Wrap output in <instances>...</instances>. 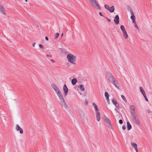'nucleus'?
Segmentation results:
<instances>
[{"label":"nucleus","mask_w":152,"mask_h":152,"mask_svg":"<svg viewBox=\"0 0 152 152\" xmlns=\"http://www.w3.org/2000/svg\"><path fill=\"white\" fill-rule=\"evenodd\" d=\"M39 46L41 48L43 49H44V47L41 44H39Z\"/></svg>","instance_id":"obj_26"},{"label":"nucleus","mask_w":152,"mask_h":152,"mask_svg":"<svg viewBox=\"0 0 152 152\" xmlns=\"http://www.w3.org/2000/svg\"><path fill=\"white\" fill-rule=\"evenodd\" d=\"M104 119L105 122L108 124V126L109 128L112 127L110 123V120L106 116H104Z\"/></svg>","instance_id":"obj_9"},{"label":"nucleus","mask_w":152,"mask_h":152,"mask_svg":"<svg viewBox=\"0 0 152 152\" xmlns=\"http://www.w3.org/2000/svg\"><path fill=\"white\" fill-rule=\"evenodd\" d=\"M16 129L17 131H19L20 133L21 134H22L23 133V129L20 127L19 125L18 124L16 125Z\"/></svg>","instance_id":"obj_13"},{"label":"nucleus","mask_w":152,"mask_h":152,"mask_svg":"<svg viewBox=\"0 0 152 152\" xmlns=\"http://www.w3.org/2000/svg\"><path fill=\"white\" fill-rule=\"evenodd\" d=\"M132 22H133V23H135V20H132Z\"/></svg>","instance_id":"obj_39"},{"label":"nucleus","mask_w":152,"mask_h":152,"mask_svg":"<svg viewBox=\"0 0 152 152\" xmlns=\"http://www.w3.org/2000/svg\"><path fill=\"white\" fill-rule=\"evenodd\" d=\"M63 90L64 92V95L66 96L68 94V89L67 87L66 84H65L63 86Z\"/></svg>","instance_id":"obj_10"},{"label":"nucleus","mask_w":152,"mask_h":152,"mask_svg":"<svg viewBox=\"0 0 152 152\" xmlns=\"http://www.w3.org/2000/svg\"><path fill=\"white\" fill-rule=\"evenodd\" d=\"M26 2L27 1V0H25Z\"/></svg>","instance_id":"obj_44"},{"label":"nucleus","mask_w":152,"mask_h":152,"mask_svg":"<svg viewBox=\"0 0 152 152\" xmlns=\"http://www.w3.org/2000/svg\"><path fill=\"white\" fill-rule=\"evenodd\" d=\"M126 129V127L125 125H123L122 126V129L123 130H124Z\"/></svg>","instance_id":"obj_30"},{"label":"nucleus","mask_w":152,"mask_h":152,"mask_svg":"<svg viewBox=\"0 0 152 152\" xmlns=\"http://www.w3.org/2000/svg\"><path fill=\"white\" fill-rule=\"evenodd\" d=\"M115 111H116L117 110V109L116 108H115Z\"/></svg>","instance_id":"obj_42"},{"label":"nucleus","mask_w":152,"mask_h":152,"mask_svg":"<svg viewBox=\"0 0 152 152\" xmlns=\"http://www.w3.org/2000/svg\"><path fill=\"white\" fill-rule=\"evenodd\" d=\"M47 56L48 57H52V55H50L48 54H47Z\"/></svg>","instance_id":"obj_34"},{"label":"nucleus","mask_w":152,"mask_h":152,"mask_svg":"<svg viewBox=\"0 0 152 152\" xmlns=\"http://www.w3.org/2000/svg\"><path fill=\"white\" fill-rule=\"evenodd\" d=\"M129 109L131 110H132L131 112H134L135 109L134 107V106L132 105H131L130 106V107H129Z\"/></svg>","instance_id":"obj_19"},{"label":"nucleus","mask_w":152,"mask_h":152,"mask_svg":"<svg viewBox=\"0 0 152 152\" xmlns=\"http://www.w3.org/2000/svg\"><path fill=\"white\" fill-rule=\"evenodd\" d=\"M80 90H81L83 91H85V89L84 88V86L83 85H80Z\"/></svg>","instance_id":"obj_20"},{"label":"nucleus","mask_w":152,"mask_h":152,"mask_svg":"<svg viewBox=\"0 0 152 152\" xmlns=\"http://www.w3.org/2000/svg\"><path fill=\"white\" fill-rule=\"evenodd\" d=\"M132 120L133 122L137 125L140 124V121L137 114L135 112H131Z\"/></svg>","instance_id":"obj_3"},{"label":"nucleus","mask_w":152,"mask_h":152,"mask_svg":"<svg viewBox=\"0 0 152 152\" xmlns=\"http://www.w3.org/2000/svg\"><path fill=\"white\" fill-rule=\"evenodd\" d=\"M63 35V33H62V34H61V36H62Z\"/></svg>","instance_id":"obj_43"},{"label":"nucleus","mask_w":152,"mask_h":152,"mask_svg":"<svg viewBox=\"0 0 152 152\" xmlns=\"http://www.w3.org/2000/svg\"><path fill=\"white\" fill-rule=\"evenodd\" d=\"M112 102L117 108L119 109V104L115 99H113L112 100Z\"/></svg>","instance_id":"obj_12"},{"label":"nucleus","mask_w":152,"mask_h":152,"mask_svg":"<svg viewBox=\"0 0 152 152\" xmlns=\"http://www.w3.org/2000/svg\"><path fill=\"white\" fill-rule=\"evenodd\" d=\"M96 115H100V112L98 111L96 113Z\"/></svg>","instance_id":"obj_29"},{"label":"nucleus","mask_w":152,"mask_h":152,"mask_svg":"<svg viewBox=\"0 0 152 152\" xmlns=\"http://www.w3.org/2000/svg\"><path fill=\"white\" fill-rule=\"evenodd\" d=\"M89 1L92 7L97 9H100V7L97 2L96 0H89Z\"/></svg>","instance_id":"obj_5"},{"label":"nucleus","mask_w":152,"mask_h":152,"mask_svg":"<svg viewBox=\"0 0 152 152\" xmlns=\"http://www.w3.org/2000/svg\"><path fill=\"white\" fill-rule=\"evenodd\" d=\"M104 7L106 9L111 13L113 12L114 11L115 8L113 6H112L111 7H110L108 5L105 4Z\"/></svg>","instance_id":"obj_7"},{"label":"nucleus","mask_w":152,"mask_h":152,"mask_svg":"<svg viewBox=\"0 0 152 152\" xmlns=\"http://www.w3.org/2000/svg\"><path fill=\"white\" fill-rule=\"evenodd\" d=\"M148 113H151V110H148Z\"/></svg>","instance_id":"obj_38"},{"label":"nucleus","mask_w":152,"mask_h":152,"mask_svg":"<svg viewBox=\"0 0 152 152\" xmlns=\"http://www.w3.org/2000/svg\"><path fill=\"white\" fill-rule=\"evenodd\" d=\"M130 12L131 14V15L130 17V18L132 20H135V17L134 15L133 12L132 11V10H131L130 11Z\"/></svg>","instance_id":"obj_14"},{"label":"nucleus","mask_w":152,"mask_h":152,"mask_svg":"<svg viewBox=\"0 0 152 152\" xmlns=\"http://www.w3.org/2000/svg\"><path fill=\"white\" fill-rule=\"evenodd\" d=\"M133 23L134 24V25H136L137 24H136V22H135V23Z\"/></svg>","instance_id":"obj_41"},{"label":"nucleus","mask_w":152,"mask_h":152,"mask_svg":"<svg viewBox=\"0 0 152 152\" xmlns=\"http://www.w3.org/2000/svg\"><path fill=\"white\" fill-rule=\"evenodd\" d=\"M96 117L97 120L98 121H99L100 119V115H96Z\"/></svg>","instance_id":"obj_25"},{"label":"nucleus","mask_w":152,"mask_h":152,"mask_svg":"<svg viewBox=\"0 0 152 152\" xmlns=\"http://www.w3.org/2000/svg\"><path fill=\"white\" fill-rule=\"evenodd\" d=\"M4 8L2 5L0 4V11L2 12L4 11Z\"/></svg>","instance_id":"obj_22"},{"label":"nucleus","mask_w":152,"mask_h":152,"mask_svg":"<svg viewBox=\"0 0 152 152\" xmlns=\"http://www.w3.org/2000/svg\"><path fill=\"white\" fill-rule=\"evenodd\" d=\"M92 105L94 106L96 111V112L98 111L99 110L98 109V107L97 106L96 104L95 103L93 102L92 103Z\"/></svg>","instance_id":"obj_17"},{"label":"nucleus","mask_w":152,"mask_h":152,"mask_svg":"<svg viewBox=\"0 0 152 152\" xmlns=\"http://www.w3.org/2000/svg\"><path fill=\"white\" fill-rule=\"evenodd\" d=\"M134 27L136 28L138 30L139 29V28L138 26H137V24L134 25Z\"/></svg>","instance_id":"obj_31"},{"label":"nucleus","mask_w":152,"mask_h":152,"mask_svg":"<svg viewBox=\"0 0 152 152\" xmlns=\"http://www.w3.org/2000/svg\"><path fill=\"white\" fill-rule=\"evenodd\" d=\"M4 14H5V12H4V13H3Z\"/></svg>","instance_id":"obj_45"},{"label":"nucleus","mask_w":152,"mask_h":152,"mask_svg":"<svg viewBox=\"0 0 152 152\" xmlns=\"http://www.w3.org/2000/svg\"><path fill=\"white\" fill-rule=\"evenodd\" d=\"M99 15H100L101 16H103V15H102V13L101 12H99Z\"/></svg>","instance_id":"obj_35"},{"label":"nucleus","mask_w":152,"mask_h":152,"mask_svg":"<svg viewBox=\"0 0 152 152\" xmlns=\"http://www.w3.org/2000/svg\"><path fill=\"white\" fill-rule=\"evenodd\" d=\"M131 145L132 146L133 148H136L137 147V144L135 143H132Z\"/></svg>","instance_id":"obj_21"},{"label":"nucleus","mask_w":152,"mask_h":152,"mask_svg":"<svg viewBox=\"0 0 152 152\" xmlns=\"http://www.w3.org/2000/svg\"><path fill=\"white\" fill-rule=\"evenodd\" d=\"M66 58L69 62L73 64H76L75 61L76 60V57L73 54H70L67 55Z\"/></svg>","instance_id":"obj_4"},{"label":"nucleus","mask_w":152,"mask_h":152,"mask_svg":"<svg viewBox=\"0 0 152 152\" xmlns=\"http://www.w3.org/2000/svg\"><path fill=\"white\" fill-rule=\"evenodd\" d=\"M121 96L124 101L125 102H126V99L124 95H121Z\"/></svg>","instance_id":"obj_23"},{"label":"nucleus","mask_w":152,"mask_h":152,"mask_svg":"<svg viewBox=\"0 0 152 152\" xmlns=\"http://www.w3.org/2000/svg\"><path fill=\"white\" fill-rule=\"evenodd\" d=\"M85 104L86 105H87L88 104V101H87V100L86 99L85 100Z\"/></svg>","instance_id":"obj_32"},{"label":"nucleus","mask_w":152,"mask_h":152,"mask_svg":"<svg viewBox=\"0 0 152 152\" xmlns=\"http://www.w3.org/2000/svg\"><path fill=\"white\" fill-rule=\"evenodd\" d=\"M120 28L122 31L123 34L124 38L125 39H127L128 37V35L124 26L123 25H121L120 26Z\"/></svg>","instance_id":"obj_6"},{"label":"nucleus","mask_w":152,"mask_h":152,"mask_svg":"<svg viewBox=\"0 0 152 152\" xmlns=\"http://www.w3.org/2000/svg\"><path fill=\"white\" fill-rule=\"evenodd\" d=\"M119 122L120 124H121L123 123V121L121 119L119 120Z\"/></svg>","instance_id":"obj_27"},{"label":"nucleus","mask_w":152,"mask_h":152,"mask_svg":"<svg viewBox=\"0 0 152 152\" xmlns=\"http://www.w3.org/2000/svg\"><path fill=\"white\" fill-rule=\"evenodd\" d=\"M50 61L53 62L54 63L55 62V61L53 59H51L50 60Z\"/></svg>","instance_id":"obj_37"},{"label":"nucleus","mask_w":152,"mask_h":152,"mask_svg":"<svg viewBox=\"0 0 152 152\" xmlns=\"http://www.w3.org/2000/svg\"><path fill=\"white\" fill-rule=\"evenodd\" d=\"M105 18L108 22H110L111 21V20L110 19L108 18H107V17H106Z\"/></svg>","instance_id":"obj_28"},{"label":"nucleus","mask_w":152,"mask_h":152,"mask_svg":"<svg viewBox=\"0 0 152 152\" xmlns=\"http://www.w3.org/2000/svg\"><path fill=\"white\" fill-rule=\"evenodd\" d=\"M140 91L141 92L143 95L144 97L145 98V100L147 102H148V99L146 96L145 91H144V90H143V88L142 87H140Z\"/></svg>","instance_id":"obj_8"},{"label":"nucleus","mask_w":152,"mask_h":152,"mask_svg":"<svg viewBox=\"0 0 152 152\" xmlns=\"http://www.w3.org/2000/svg\"><path fill=\"white\" fill-rule=\"evenodd\" d=\"M52 87L58 96L62 105L65 108L67 109L68 107V106L66 104L63 95L59 88L57 86L54 84H52Z\"/></svg>","instance_id":"obj_1"},{"label":"nucleus","mask_w":152,"mask_h":152,"mask_svg":"<svg viewBox=\"0 0 152 152\" xmlns=\"http://www.w3.org/2000/svg\"><path fill=\"white\" fill-rule=\"evenodd\" d=\"M45 39L47 41L48 40V38L47 37H45Z\"/></svg>","instance_id":"obj_36"},{"label":"nucleus","mask_w":152,"mask_h":152,"mask_svg":"<svg viewBox=\"0 0 152 152\" xmlns=\"http://www.w3.org/2000/svg\"><path fill=\"white\" fill-rule=\"evenodd\" d=\"M134 149L135 150V151H136V152H138V150L137 147L136 148H134Z\"/></svg>","instance_id":"obj_33"},{"label":"nucleus","mask_w":152,"mask_h":152,"mask_svg":"<svg viewBox=\"0 0 152 152\" xmlns=\"http://www.w3.org/2000/svg\"><path fill=\"white\" fill-rule=\"evenodd\" d=\"M114 22L115 24L117 25L119 23V18L118 15H116L114 20Z\"/></svg>","instance_id":"obj_11"},{"label":"nucleus","mask_w":152,"mask_h":152,"mask_svg":"<svg viewBox=\"0 0 152 152\" xmlns=\"http://www.w3.org/2000/svg\"><path fill=\"white\" fill-rule=\"evenodd\" d=\"M105 96L106 97V99L107 101H109V94H108V93L106 91L105 92Z\"/></svg>","instance_id":"obj_18"},{"label":"nucleus","mask_w":152,"mask_h":152,"mask_svg":"<svg viewBox=\"0 0 152 152\" xmlns=\"http://www.w3.org/2000/svg\"><path fill=\"white\" fill-rule=\"evenodd\" d=\"M59 36V34L58 33H56L55 35V39H56L58 38Z\"/></svg>","instance_id":"obj_24"},{"label":"nucleus","mask_w":152,"mask_h":152,"mask_svg":"<svg viewBox=\"0 0 152 152\" xmlns=\"http://www.w3.org/2000/svg\"><path fill=\"white\" fill-rule=\"evenodd\" d=\"M127 130H129L131 129L132 128V126L130 124L129 122L128 121L127 122Z\"/></svg>","instance_id":"obj_16"},{"label":"nucleus","mask_w":152,"mask_h":152,"mask_svg":"<svg viewBox=\"0 0 152 152\" xmlns=\"http://www.w3.org/2000/svg\"><path fill=\"white\" fill-rule=\"evenodd\" d=\"M77 80L76 78H74L71 81V82L72 85H75L76 84V83H77Z\"/></svg>","instance_id":"obj_15"},{"label":"nucleus","mask_w":152,"mask_h":152,"mask_svg":"<svg viewBox=\"0 0 152 152\" xmlns=\"http://www.w3.org/2000/svg\"><path fill=\"white\" fill-rule=\"evenodd\" d=\"M106 76L110 83L113 84L118 89H120L119 83L117 81L115 80V78L109 72H107L106 74Z\"/></svg>","instance_id":"obj_2"},{"label":"nucleus","mask_w":152,"mask_h":152,"mask_svg":"<svg viewBox=\"0 0 152 152\" xmlns=\"http://www.w3.org/2000/svg\"><path fill=\"white\" fill-rule=\"evenodd\" d=\"M35 44V43H34L33 44V45H32L34 47Z\"/></svg>","instance_id":"obj_40"}]
</instances>
